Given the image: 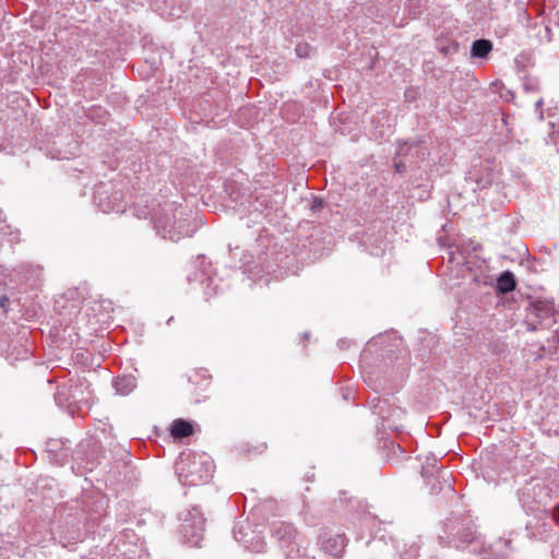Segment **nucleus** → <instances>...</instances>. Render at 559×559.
<instances>
[{
  "label": "nucleus",
  "mask_w": 559,
  "mask_h": 559,
  "mask_svg": "<svg viewBox=\"0 0 559 559\" xmlns=\"http://www.w3.org/2000/svg\"><path fill=\"white\" fill-rule=\"evenodd\" d=\"M406 163L404 160H402L401 158L396 157L394 158V168L396 170V173H403L406 170Z\"/></svg>",
  "instance_id": "obj_30"
},
{
  "label": "nucleus",
  "mask_w": 559,
  "mask_h": 559,
  "mask_svg": "<svg viewBox=\"0 0 559 559\" xmlns=\"http://www.w3.org/2000/svg\"><path fill=\"white\" fill-rule=\"evenodd\" d=\"M261 199H263V200H264V194H263V193H261L260 195H257V201H258V202H259Z\"/></svg>",
  "instance_id": "obj_35"
},
{
  "label": "nucleus",
  "mask_w": 559,
  "mask_h": 559,
  "mask_svg": "<svg viewBox=\"0 0 559 559\" xmlns=\"http://www.w3.org/2000/svg\"><path fill=\"white\" fill-rule=\"evenodd\" d=\"M67 143L62 140L53 142L47 154L55 159H70L78 155L79 144L72 138L67 136Z\"/></svg>",
  "instance_id": "obj_10"
},
{
  "label": "nucleus",
  "mask_w": 559,
  "mask_h": 559,
  "mask_svg": "<svg viewBox=\"0 0 559 559\" xmlns=\"http://www.w3.org/2000/svg\"><path fill=\"white\" fill-rule=\"evenodd\" d=\"M346 544L347 539L344 534L333 533L329 530H323L318 537L320 549L334 558L343 556Z\"/></svg>",
  "instance_id": "obj_7"
},
{
  "label": "nucleus",
  "mask_w": 559,
  "mask_h": 559,
  "mask_svg": "<svg viewBox=\"0 0 559 559\" xmlns=\"http://www.w3.org/2000/svg\"><path fill=\"white\" fill-rule=\"evenodd\" d=\"M543 104H544V100L543 98H539L536 104H535V108L536 110H540V108L543 107Z\"/></svg>",
  "instance_id": "obj_34"
},
{
  "label": "nucleus",
  "mask_w": 559,
  "mask_h": 559,
  "mask_svg": "<svg viewBox=\"0 0 559 559\" xmlns=\"http://www.w3.org/2000/svg\"><path fill=\"white\" fill-rule=\"evenodd\" d=\"M304 337L308 338L309 337V333H304Z\"/></svg>",
  "instance_id": "obj_39"
},
{
  "label": "nucleus",
  "mask_w": 559,
  "mask_h": 559,
  "mask_svg": "<svg viewBox=\"0 0 559 559\" xmlns=\"http://www.w3.org/2000/svg\"><path fill=\"white\" fill-rule=\"evenodd\" d=\"M437 463H438V459L436 455H433V454L428 455L426 457L425 464L423 465L421 475L424 477L432 476L435 474V472L439 471V466Z\"/></svg>",
  "instance_id": "obj_20"
},
{
  "label": "nucleus",
  "mask_w": 559,
  "mask_h": 559,
  "mask_svg": "<svg viewBox=\"0 0 559 559\" xmlns=\"http://www.w3.org/2000/svg\"><path fill=\"white\" fill-rule=\"evenodd\" d=\"M473 538H474L473 533L472 532H467L463 536V543H469V542L473 540Z\"/></svg>",
  "instance_id": "obj_32"
},
{
  "label": "nucleus",
  "mask_w": 559,
  "mask_h": 559,
  "mask_svg": "<svg viewBox=\"0 0 559 559\" xmlns=\"http://www.w3.org/2000/svg\"><path fill=\"white\" fill-rule=\"evenodd\" d=\"M2 355L10 364L26 360L32 356V347L27 344L25 336H20L11 340L7 347L2 349Z\"/></svg>",
  "instance_id": "obj_9"
},
{
  "label": "nucleus",
  "mask_w": 559,
  "mask_h": 559,
  "mask_svg": "<svg viewBox=\"0 0 559 559\" xmlns=\"http://www.w3.org/2000/svg\"><path fill=\"white\" fill-rule=\"evenodd\" d=\"M85 469H90V471H93V467H87V466H84Z\"/></svg>",
  "instance_id": "obj_40"
},
{
  "label": "nucleus",
  "mask_w": 559,
  "mask_h": 559,
  "mask_svg": "<svg viewBox=\"0 0 559 559\" xmlns=\"http://www.w3.org/2000/svg\"><path fill=\"white\" fill-rule=\"evenodd\" d=\"M152 221L156 233L174 242L195 233V226L190 224L186 210L175 202H166L159 211L154 212Z\"/></svg>",
  "instance_id": "obj_1"
},
{
  "label": "nucleus",
  "mask_w": 559,
  "mask_h": 559,
  "mask_svg": "<svg viewBox=\"0 0 559 559\" xmlns=\"http://www.w3.org/2000/svg\"><path fill=\"white\" fill-rule=\"evenodd\" d=\"M413 143H414V148H413L411 158L414 159V162L424 160L426 158V156L428 155L427 150L425 147H423L419 142H413Z\"/></svg>",
  "instance_id": "obj_25"
},
{
  "label": "nucleus",
  "mask_w": 559,
  "mask_h": 559,
  "mask_svg": "<svg viewBox=\"0 0 559 559\" xmlns=\"http://www.w3.org/2000/svg\"><path fill=\"white\" fill-rule=\"evenodd\" d=\"M233 535L238 543L251 552L259 554L265 549L264 526L261 524L253 526L249 522L237 523L233 528Z\"/></svg>",
  "instance_id": "obj_5"
},
{
  "label": "nucleus",
  "mask_w": 559,
  "mask_h": 559,
  "mask_svg": "<svg viewBox=\"0 0 559 559\" xmlns=\"http://www.w3.org/2000/svg\"><path fill=\"white\" fill-rule=\"evenodd\" d=\"M133 536V532H124L115 538L114 543L111 544V547L119 551V555H117L118 557H122V559H135V551H132L130 548H127L126 545V538Z\"/></svg>",
  "instance_id": "obj_13"
},
{
  "label": "nucleus",
  "mask_w": 559,
  "mask_h": 559,
  "mask_svg": "<svg viewBox=\"0 0 559 559\" xmlns=\"http://www.w3.org/2000/svg\"><path fill=\"white\" fill-rule=\"evenodd\" d=\"M146 215H147V213H146V212H145V213H143V215L138 214V216H140V217H141V216H143L144 218L146 217Z\"/></svg>",
  "instance_id": "obj_36"
},
{
  "label": "nucleus",
  "mask_w": 559,
  "mask_h": 559,
  "mask_svg": "<svg viewBox=\"0 0 559 559\" xmlns=\"http://www.w3.org/2000/svg\"><path fill=\"white\" fill-rule=\"evenodd\" d=\"M271 534L274 539H276L281 547L283 548H295L299 546L298 537L299 534L297 528L288 522L276 521L272 523Z\"/></svg>",
  "instance_id": "obj_8"
},
{
  "label": "nucleus",
  "mask_w": 559,
  "mask_h": 559,
  "mask_svg": "<svg viewBox=\"0 0 559 559\" xmlns=\"http://www.w3.org/2000/svg\"><path fill=\"white\" fill-rule=\"evenodd\" d=\"M437 49L444 56H450L459 51V44L453 37H437Z\"/></svg>",
  "instance_id": "obj_18"
},
{
  "label": "nucleus",
  "mask_w": 559,
  "mask_h": 559,
  "mask_svg": "<svg viewBox=\"0 0 559 559\" xmlns=\"http://www.w3.org/2000/svg\"><path fill=\"white\" fill-rule=\"evenodd\" d=\"M396 549L400 552L401 559H416L419 554V546L415 542L411 544L404 543L403 547L397 545Z\"/></svg>",
  "instance_id": "obj_19"
},
{
  "label": "nucleus",
  "mask_w": 559,
  "mask_h": 559,
  "mask_svg": "<svg viewBox=\"0 0 559 559\" xmlns=\"http://www.w3.org/2000/svg\"><path fill=\"white\" fill-rule=\"evenodd\" d=\"M295 51L299 58H308L311 56L312 47L308 43L300 41L296 45Z\"/></svg>",
  "instance_id": "obj_26"
},
{
  "label": "nucleus",
  "mask_w": 559,
  "mask_h": 559,
  "mask_svg": "<svg viewBox=\"0 0 559 559\" xmlns=\"http://www.w3.org/2000/svg\"><path fill=\"white\" fill-rule=\"evenodd\" d=\"M8 301H9V298L5 295L0 296V307L1 308H4Z\"/></svg>",
  "instance_id": "obj_33"
},
{
  "label": "nucleus",
  "mask_w": 559,
  "mask_h": 559,
  "mask_svg": "<svg viewBox=\"0 0 559 559\" xmlns=\"http://www.w3.org/2000/svg\"><path fill=\"white\" fill-rule=\"evenodd\" d=\"M173 320H174V317H170V318L168 319V321H167V324H169V323H170V321H173Z\"/></svg>",
  "instance_id": "obj_37"
},
{
  "label": "nucleus",
  "mask_w": 559,
  "mask_h": 559,
  "mask_svg": "<svg viewBox=\"0 0 559 559\" xmlns=\"http://www.w3.org/2000/svg\"><path fill=\"white\" fill-rule=\"evenodd\" d=\"M286 559H314V558L306 555L305 552H301L300 545H299L296 548H292L287 552Z\"/></svg>",
  "instance_id": "obj_28"
},
{
  "label": "nucleus",
  "mask_w": 559,
  "mask_h": 559,
  "mask_svg": "<svg viewBox=\"0 0 559 559\" xmlns=\"http://www.w3.org/2000/svg\"><path fill=\"white\" fill-rule=\"evenodd\" d=\"M427 2L428 0H406L405 7L408 10V13L413 17H416L426 8Z\"/></svg>",
  "instance_id": "obj_21"
},
{
  "label": "nucleus",
  "mask_w": 559,
  "mask_h": 559,
  "mask_svg": "<svg viewBox=\"0 0 559 559\" xmlns=\"http://www.w3.org/2000/svg\"><path fill=\"white\" fill-rule=\"evenodd\" d=\"M515 67L519 72H522L526 67L533 64V56L531 52H521L514 60Z\"/></svg>",
  "instance_id": "obj_22"
},
{
  "label": "nucleus",
  "mask_w": 559,
  "mask_h": 559,
  "mask_svg": "<svg viewBox=\"0 0 559 559\" xmlns=\"http://www.w3.org/2000/svg\"><path fill=\"white\" fill-rule=\"evenodd\" d=\"M492 50V43L484 37L473 41L471 47V57L473 59L479 58L485 59Z\"/></svg>",
  "instance_id": "obj_14"
},
{
  "label": "nucleus",
  "mask_w": 559,
  "mask_h": 559,
  "mask_svg": "<svg viewBox=\"0 0 559 559\" xmlns=\"http://www.w3.org/2000/svg\"><path fill=\"white\" fill-rule=\"evenodd\" d=\"M112 385L120 395H128L136 388L134 376H119L112 380Z\"/></svg>",
  "instance_id": "obj_12"
},
{
  "label": "nucleus",
  "mask_w": 559,
  "mask_h": 559,
  "mask_svg": "<svg viewBox=\"0 0 559 559\" xmlns=\"http://www.w3.org/2000/svg\"><path fill=\"white\" fill-rule=\"evenodd\" d=\"M194 272L189 274L188 280L191 285H199L207 300L215 296L219 289V278L214 273L211 262L205 257H198L193 262Z\"/></svg>",
  "instance_id": "obj_3"
},
{
  "label": "nucleus",
  "mask_w": 559,
  "mask_h": 559,
  "mask_svg": "<svg viewBox=\"0 0 559 559\" xmlns=\"http://www.w3.org/2000/svg\"><path fill=\"white\" fill-rule=\"evenodd\" d=\"M79 386L70 380L68 383L58 386L56 393V400L58 403L76 404L84 400L83 396H79Z\"/></svg>",
  "instance_id": "obj_11"
},
{
  "label": "nucleus",
  "mask_w": 559,
  "mask_h": 559,
  "mask_svg": "<svg viewBox=\"0 0 559 559\" xmlns=\"http://www.w3.org/2000/svg\"><path fill=\"white\" fill-rule=\"evenodd\" d=\"M478 248H479L478 243L474 242L473 240H468V243L466 246L463 243L457 246V251H459V254H461L462 258L465 260L466 259L465 253H469V251H476Z\"/></svg>",
  "instance_id": "obj_27"
},
{
  "label": "nucleus",
  "mask_w": 559,
  "mask_h": 559,
  "mask_svg": "<svg viewBox=\"0 0 559 559\" xmlns=\"http://www.w3.org/2000/svg\"><path fill=\"white\" fill-rule=\"evenodd\" d=\"M193 433L192 425L185 419H175L170 425V435L175 439H182Z\"/></svg>",
  "instance_id": "obj_15"
},
{
  "label": "nucleus",
  "mask_w": 559,
  "mask_h": 559,
  "mask_svg": "<svg viewBox=\"0 0 559 559\" xmlns=\"http://www.w3.org/2000/svg\"><path fill=\"white\" fill-rule=\"evenodd\" d=\"M5 228H9V226L4 225V217L0 211V233H3Z\"/></svg>",
  "instance_id": "obj_31"
},
{
  "label": "nucleus",
  "mask_w": 559,
  "mask_h": 559,
  "mask_svg": "<svg viewBox=\"0 0 559 559\" xmlns=\"http://www.w3.org/2000/svg\"><path fill=\"white\" fill-rule=\"evenodd\" d=\"M523 88L525 92H538L539 91V79L532 75H525L523 78Z\"/></svg>",
  "instance_id": "obj_23"
},
{
  "label": "nucleus",
  "mask_w": 559,
  "mask_h": 559,
  "mask_svg": "<svg viewBox=\"0 0 559 559\" xmlns=\"http://www.w3.org/2000/svg\"><path fill=\"white\" fill-rule=\"evenodd\" d=\"M543 118H544V116H543V111L540 110V112H539V119H543Z\"/></svg>",
  "instance_id": "obj_38"
},
{
  "label": "nucleus",
  "mask_w": 559,
  "mask_h": 559,
  "mask_svg": "<svg viewBox=\"0 0 559 559\" xmlns=\"http://www.w3.org/2000/svg\"><path fill=\"white\" fill-rule=\"evenodd\" d=\"M382 404H385V401H378V404L373 406L374 412L382 418L383 425L386 423L389 428H397L394 421L391 423V416H395L400 419L404 415V411L402 408H394L392 414H390L389 411H384Z\"/></svg>",
  "instance_id": "obj_16"
},
{
  "label": "nucleus",
  "mask_w": 559,
  "mask_h": 559,
  "mask_svg": "<svg viewBox=\"0 0 559 559\" xmlns=\"http://www.w3.org/2000/svg\"><path fill=\"white\" fill-rule=\"evenodd\" d=\"M324 205V201L319 197H312V200L310 202V209L312 212H317L320 209H322Z\"/></svg>",
  "instance_id": "obj_29"
},
{
  "label": "nucleus",
  "mask_w": 559,
  "mask_h": 559,
  "mask_svg": "<svg viewBox=\"0 0 559 559\" xmlns=\"http://www.w3.org/2000/svg\"><path fill=\"white\" fill-rule=\"evenodd\" d=\"M413 148H414V143L413 142L399 143L395 156L399 157V158L412 157Z\"/></svg>",
  "instance_id": "obj_24"
},
{
  "label": "nucleus",
  "mask_w": 559,
  "mask_h": 559,
  "mask_svg": "<svg viewBox=\"0 0 559 559\" xmlns=\"http://www.w3.org/2000/svg\"><path fill=\"white\" fill-rule=\"evenodd\" d=\"M179 533L183 542L190 546H199L203 538L205 519L198 507H192L180 513Z\"/></svg>",
  "instance_id": "obj_4"
},
{
  "label": "nucleus",
  "mask_w": 559,
  "mask_h": 559,
  "mask_svg": "<svg viewBox=\"0 0 559 559\" xmlns=\"http://www.w3.org/2000/svg\"><path fill=\"white\" fill-rule=\"evenodd\" d=\"M175 469L182 485L198 486L212 478L214 464L206 453L183 452L176 462Z\"/></svg>",
  "instance_id": "obj_2"
},
{
  "label": "nucleus",
  "mask_w": 559,
  "mask_h": 559,
  "mask_svg": "<svg viewBox=\"0 0 559 559\" xmlns=\"http://www.w3.org/2000/svg\"><path fill=\"white\" fill-rule=\"evenodd\" d=\"M94 201L97 207L104 213H123L126 203L121 199L119 192H110V187L99 183L95 187Z\"/></svg>",
  "instance_id": "obj_6"
},
{
  "label": "nucleus",
  "mask_w": 559,
  "mask_h": 559,
  "mask_svg": "<svg viewBox=\"0 0 559 559\" xmlns=\"http://www.w3.org/2000/svg\"><path fill=\"white\" fill-rule=\"evenodd\" d=\"M516 282L514 274L510 271L502 272L498 278L496 288L499 293L506 294L515 289Z\"/></svg>",
  "instance_id": "obj_17"
}]
</instances>
